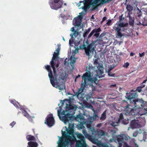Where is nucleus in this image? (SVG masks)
Wrapping results in <instances>:
<instances>
[{
    "mask_svg": "<svg viewBox=\"0 0 147 147\" xmlns=\"http://www.w3.org/2000/svg\"><path fill=\"white\" fill-rule=\"evenodd\" d=\"M45 67L48 72V76L50 79L51 83L52 86L53 87L58 89L60 90L65 88V83L63 82L60 81L59 79L58 80V75L57 74L56 69L55 68V70H54L55 71V73L54 72L53 69L54 75L53 76L51 68V66L50 65H47L45 66Z\"/></svg>",
    "mask_w": 147,
    "mask_h": 147,
    "instance_id": "obj_1",
    "label": "nucleus"
},
{
    "mask_svg": "<svg viewBox=\"0 0 147 147\" xmlns=\"http://www.w3.org/2000/svg\"><path fill=\"white\" fill-rule=\"evenodd\" d=\"M101 31L100 28H94L90 33L88 37V39L90 38L94 34L93 36L98 38L100 34L99 32Z\"/></svg>",
    "mask_w": 147,
    "mask_h": 147,
    "instance_id": "obj_10",
    "label": "nucleus"
},
{
    "mask_svg": "<svg viewBox=\"0 0 147 147\" xmlns=\"http://www.w3.org/2000/svg\"><path fill=\"white\" fill-rule=\"evenodd\" d=\"M124 125H127L129 123V119H124L121 122Z\"/></svg>",
    "mask_w": 147,
    "mask_h": 147,
    "instance_id": "obj_38",
    "label": "nucleus"
},
{
    "mask_svg": "<svg viewBox=\"0 0 147 147\" xmlns=\"http://www.w3.org/2000/svg\"><path fill=\"white\" fill-rule=\"evenodd\" d=\"M83 18V16L79 15L75 17L73 20V22L74 23V25L78 27L79 26L81 25V22Z\"/></svg>",
    "mask_w": 147,
    "mask_h": 147,
    "instance_id": "obj_14",
    "label": "nucleus"
},
{
    "mask_svg": "<svg viewBox=\"0 0 147 147\" xmlns=\"http://www.w3.org/2000/svg\"><path fill=\"white\" fill-rule=\"evenodd\" d=\"M130 126L131 128L135 129L140 127L141 125L139 120L135 119L131 121Z\"/></svg>",
    "mask_w": 147,
    "mask_h": 147,
    "instance_id": "obj_12",
    "label": "nucleus"
},
{
    "mask_svg": "<svg viewBox=\"0 0 147 147\" xmlns=\"http://www.w3.org/2000/svg\"><path fill=\"white\" fill-rule=\"evenodd\" d=\"M72 116L70 113H68L65 115L61 117V119L64 123H66L72 120Z\"/></svg>",
    "mask_w": 147,
    "mask_h": 147,
    "instance_id": "obj_15",
    "label": "nucleus"
},
{
    "mask_svg": "<svg viewBox=\"0 0 147 147\" xmlns=\"http://www.w3.org/2000/svg\"><path fill=\"white\" fill-rule=\"evenodd\" d=\"M97 80V79L96 78H94V82L95 83V82Z\"/></svg>",
    "mask_w": 147,
    "mask_h": 147,
    "instance_id": "obj_62",
    "label": "nucleus"
},
{
    "mask_svg": "<svg viewBox=\"0 0 147 147\" xmlns=\"http://www.w3.org/2000/svg\"><path fill=\"white\" fill-rule=\"evenodd\" d=\"M66 112V111L64 110L61 113V110H58V115L60 119H61V115L62 116L65 115L67 114L65 113Z\"/></svg>",
    "mask_w": 147,
    "mask_h": 147,
    "instance_id": "obj_28",
    "label": "nucleus"
},
{
    "mask_svg": "<svg viewBox=\"0 0 147 147\" xmlns=\"http://www.w3.org/2000/svg\"><path fill=\"white\" fill-rule=\"evenodd\" d=\"M83 134L85 136L86 138H87L90 141L94 137L92 136H91V135L88 134L87 133V132L86 130H83Z\"/></svg>",
    "mask_w": 147,
    "mask_h": 147,
    "instance_id": "obj_23",
    "label": "nucleus"
},
{
    "mask_svg": "<svg viewBox=\"0 0 147 147\" xmlns=\"http://www.w3.org/2000/svg\"><path fill=\"white\" fill-rule=\"evenodd\" d=\"M124 119L123 115L122 113H121L119 115V117L118 120V123L121 122Z\"/></svg>",
    "mask_w": 147,
    "mask_h": 147,
    "instance_id": "obj_36",
    "label": "nucleus"
},
{
    "mask_svg": "<svg viewBox=\"0 0 147 147\" xmlns=\"http://www.w3.org/2000/svg\"><path fill=\"white\" fill-rule=\"evenodd\" d=\"M147 81V79L144 80L143 82L140 85V86L142 88L144 87H145V85L144 84V83H145Z\"/></svg>",
    "mask_w": 147,
    "mask_h": 147,
    "instance_id": "obj_40",
    "label": "nucleus"
},
{
    "mask_svg": "<svg viewBox=\"0 0 147 147\" xmlns=\"http://www.w3.org/2000/svg\"><path fill=\"white\" fill-rule=\"evenodd\" d=\"M16 124V122L13 121L10 124V125L12 127H13Z\"/></svg>",
    "mask_w": 147,
    "mask_h": 147,
    "instance_id": "obj_47",
    "label": "nucleus"
},
{
    "mask_svg": "<svg viewBox=\"0 0 147 147\" xmlns=\"http://www.w3.org/2000/svg\"><path fill=\"white\" fill-rule=\"evenodd\" d=\"M126 9L129 12H130L131 11H132L133 10V7L131 6L130 5H127Z\"/></svg>",
    "mask_w": 147,
    "mask_h": 147,
    "instance_id": "obj_37",
    "label": "nucleus"
},
{
    "mask_svg": "<svg viewBox=\"0 0 147 147\" xmlns=\"http://www.w3.org/2000/svg\"><path fill=\"white\" fill-rule=\"evenodd\" d=\"M91 28L90 27L87 30H85L83 34V36L84 38H85L87 37V35L91 31Z\"/></svg>",
    "mask_w": 147,
    "mask_h": 147,
    "instance_id": "obj_31",
    "label": "nucleus"
},
{
    "mask_svg": "<svg viewBox=\"0 0 147 147\" xmlns=\"http://www.w3.org/2000/svg\"><path fill=\"white\" fill-rule=\"evenodd\" d=\"M139 55L140 57H144V56L145 55L144 52L142 53H140L139 54Z\"/></svg>",
    "mask_w": 147,
    "mask_h": 147,
    "instance_id": "obj_48",
    "label": "nucleus"
},
{
    "mask_svg": "<svg viewBox=\"0 0 147 147\" xmlns=\"http://www.w3.org/2000/svg\"><path fill=\"white\" fill-rule=\"evenodd\" d=\"M98 40L97 39L95 40L92 41L87 47L85 45L83 44L82 45V48L84 49L86 55L90 56L91 54H93L94 52H96L95 49L96 46L98 45Z\"/></svg>",
    "mask_w": 147,
    "mask_h": 147,
    "instance_id": "obj_3",
    "label": "nucleus"
},
{
    "mask_svg": "<svg viewBox=\"0 0 147 147\" xmlns=\"http://www.w3.org/2000/svg\"><path fill=\"white\" fill-rule=\"evenodd\" d=\"M111 125L113 126H115L116 125H115V123H113L111 124Z\"/></svg>",
    "mask_w": 147,
    "mask_h": 147,
    "instance_id": "obj_64",
    "label": "nucleus"
},
{
    "mask_svg": "<svg viewBox=\"0 0 147 147\" xmlns=\"http://www.w3.org/2000/svg\"><path fill=\"white\" fill-rule=\"evenodd\" d=\"M67 105H68L69 106V108L72 109V108L71 107V105H68L67 104H66Z\"/></svg>",
    "mask_w": 147,
    "mask_h": 147,
    "instance_id": "obj_63",
    "label": "nucleus"
},
{
    "mask_svg": "<svg viewBox=\"0 0 147 147\" xmlns=\"http://www.w3.org/2000/svg\"><path fill=\"white\" fill-rule=\"evenodd\" d=\"M91 5L92 6L93 8L92 10H95L98 6L97 5H95V4H92Z\"/></svg>",
    "mask_w": 147,
    "mask_h": 147,
    "instance_id": "obj_44",
    "label": "nucleus"
},
{
    "mask_svg": "<svg viewBox=\"0 0 147 147\" xmlns=\"http://www.w3.org/2000/svg\"><path fill=\"white\" fill-rule=\"evenodd\" d=\"M73 127V126L72 127H70V125H69L68 129L67 130V132L69 135H72L73 134L74 130Z\"/></svg>",
    "mask_w": 147,
    "mask_h": 147,
    "instance_id": "obj_32",
    "label": "nucleus"
},
{
    "mask_svg": "<svg viewBox=\"0 0 147 147\" xmlns=\"http://www.w3.org/2000/svg\"><path fill=\"white\" fill-rule=\"evenodd\" d=\"M115 30L117 32L116 33V34L117 35V36L119 37H121L123 35L120 32L121 30V29L118 28H114Z\"/></svg>",
    "mask_w": 147,
    "mask_h": 147,
    "instance_id": "obj_25",
    "label": "nucleus"
},
{
    "mask_svg": "<svg viewBox=\"0 0 147 147\" xmlns=\"http://www.w3.org/2000/svg\"><path fill=\"white\" fill-rule=\"evenodd\" d=\"M91 98V96H90L88 95V96H87L86 97V100L87 101H88L89 99H90Z\"/></svg>",
    "mask_w": 147,
    "mask_h": 147,
    "instance_id": "obj_53",
    "label": "nucleus"
},
{
    "mask_svg": "<svg viewBox=\"0 0 147 147\" xmlns=\"http://www.w3.org/2000/svg\"><path fill=\"white\" fill-rule=\"evenodd\" d=\"M26 138L28 141H35V138L34 136L31 135H28L26 136Z\"/></svg>",
    "mask_w": 147,
    "mask_h": 147,
    "instance_id": "obj_29",
    "label": "nucleus"
},
{
    "mask_svg": "<svg viewBox=\"0 0 147 147\" xmlns=\"http://www.w3.org/2000/svg\"><path fill=\"white\" fill-rule=\"evenodd\" d=\"M71 32H74V31H76V30H75V29H74V27H73L71 28Z\"/></svg>",
    "mask_w": 147,
    "mask_h": 147,
    "instance_id": "obj_56",
    "label": "nucleus"
},
{
    "mask_svg": "<svg viewBox=\"0 0 147 147\" xmlns=\"http://www.w3.org/2000/svg\"><path fill=\"white\" fill-rule=\"evenodd\" d=\"M135 55V54L134 53H133L132 52H131L130 53V56H134V55Z\"/></svg>",
    "mask_w": 147,
    "mask_h": 147,
    "instance_id": "obj_58",
    "label": "nucleus"
},
{
    "mask_svg": "<svg viewBox=\"0 0 147 147\" xmlns=\"http://www.w3.org/2000/svg\"><path fill=\"white\" fill-rule=\"evenodd\" d=\"M29 147H37L38 146V144L36 142L30 141L28 143Z\"/></svg>",
    "mask_w": 147,
    "mask_h": 147,
    "instance_id": "obj_24",
    "label": "nucleus"
},
{
    "mask_svg": "<svg viewBox=\"0 0 147 147\" xmlns=\"http://www.w3.org/2000/svg\"><path fill=\"white\" fill-rule=\"evenodd\" d=\"M76 62V60L75 59H74L72 61H71L70 63H75Z\"/></svg>",
    "mask_w": 147,
    "mask_h": 147,
    "instance_id": "obj_61",
    "label": "nucleus"
},
{
    "mask_svg": "<svg viewBox=\"0 0 147 147\" xmlns=\"http://www.w3.org/2000/svg\"><path fill=\"white\" fill-rule=\"evenodd\" d=\"M142 88L139 86L137 88L136 90L139 92H140L142 91Z\"/></svg>",
    "mask_w": 147,
    "mask_h": 147,
    "instance_id": "obj_43",
    "label": "nucleus"
},
{
    "mask_svg": "<svg viewBox=\"0 0 147 147\" xmlns=\"http://www.w3.org/2000/svg\"><path fill=\"white\" fill-rule=\"evenodd\" d=\"M117 140L118 142V147H122L123 143V140L121 134L117 137Z\"/></svg>",
    "mask_w": 147,
    "mask_h": 147,
    "instance_id": "obj_19",
    "label": "nucleus"
},
{
    "mask_svg": "<svg viewBox=\"0 0 147 147\" xmlns=\"http://www.w3.org/2000/svg\"><path fill=\"white\" fill-rule=\"evenodd\" d=\"M90 141L94 144H96L99 147H100L102 144L100 142L98 141V139L95 138V136H94Z\"/></svg>",
    "mask_w": 147,
    "mask_h": 147,
    "instance_id": "obj_21",
    "label": "nucleus"
},
{
    "mask_svg": "<svg viewBox=\"0 0 147 147\" xmlns=\"http://www.w3.org/2000/svg\"><path fill=\"white\" fill-rule=\"evenodd\" d=\"M126 98L130 100V105L131 107L135 108V110H138L140 113V108H143L145 106L146 102L142 99H136L138 96L136 93L130 92L126 94Z\"/></svg>",
    "mask_w": 147,
    "mask_h": 147,
    "instance_id": "obj_2",
    "label": "nucleus"
},
{
    "mask_svg": "<svg viewBox=\"0 0 147 147\" xmlns=\"http://www.w3.org/2000/svg\"><path fill=\"white\" fill-rule=\"evenodd\" d=\"M78 138L80 139V140L77 141L76 144V147H86L85 139L84 136L81 134L77 135Z\"/></svg>",
    "mask_w": 147,
    "mask_h": 147,
    "instance_id": "obj_8",
    "label": "nucleus"
},
{
    "mask_svg": "<svg viewBox=\"0 0 147 147\" xmlns=\"http://www.w3.org/2000/svg\"><path fill=\"white\" fill-rule=\"evenodd\" d=\"M138 134V133L136 131L134 132L133 133V136L134 137H136Z\"/></svg>",
    "mask_w": 147,
    "mask_h": 147,
    "instance_id": "obj_50",
    "label": "nucleus"
},
{
    "mask_svg": "<svg viewBox=\"0 0 147 147\" xmlns=\"http://www.w3.org/2000/svg\"><path fill=\"white\" fill-rule=\"evenodd\" d=\"M59 50L60 49L59 48H58L56 50L57 53L55 52H54V54H53V56L52 57L51 61L50 62L51 67L53 69L55 73V71H54V70H55V62H54V61L55 60L56 61V59L58 58V55Z\"/></svg>",
    "mask_w": 147,
    "mask_h": 147,
    "instance_id": "obj_9",
    "label": "nucleus"
},
{
    "mask_svg": "<svg viewBox=\"0 0 147 147\" xmlns=\"http://www.w3.org/2000/svg\"><path fill=\"white\" fill-rule=\"evenodd\" d=\"M82 79L84 80V82L83 83H82L81 88L78 89L77 92L78 94L81 93L85 89L87 83L86 82L90 81L92 79L89 71L86 72L84 73L82 76Z\"/></svg>",
    "mask_w": 147,
    "mask_h": 147,
    "instance_id": "obj_5",
    "label": "nucleus"
},
{
    "mask_svg": "<svg viewBox=\"0 0 147 147\" xmlns=\"http://www.w3.org/2000/svg\"><path fill=\"white\" fill-rule=\"evenodd\" d=\"M137 17H140L142 14V13L141 11L138 9V11L137 13Z\"/></svg>",
    "mask_w": 147,
    "mask_h": 147,
    "instance_id": "obj_41",
    "label": "nucleus"
},
{
    "mask_svg": "<svg viewBox=\"0 0 147 147\" xmlns=\"http://www.w3.org/2000/svg\"><path fill=\"white\" fill-rule=\"evenodd\" d=\"M83 124H84V123H81L79 125L80 127H79L81 129H84V128H85V127L84 126Z\"/></svg>",
    "mask_w": 147,
    "mask_h": 147,
    "instance_id": "obj_45",
    "label": "nucleus"
},
{
    "mask_svg": "<svg viewBox=\"0 0 147 147\" xmlns=\"http://www.w3.org/2000/svg\"><path fill=\"white\" fill-rule=\"evenodd\" d=\"M92 121H93L91 120V119H88V120L86 121L84 123V124L86 126L87 128L90 130L93 128L92 125Z\"/></svg>",
    "mask_w": 147,
    "mask_h": 147,
    "instance_id": "obj_17",
    "label": "nucleus"
},
{
    "mask_svg": "<svg viewBox=\"0 0 147 147\" xmlns=\"http://www.w3.org/2000/svg\"><path fill=\"white\" fill-rule=\"evenodd\" d=\"M10 102L11 103L13 104L16 107H19V106H20L19 103L15 100H11Z\"/></svg>",
    "mask_w": 147,
    "mask_h": 147,
    "instance_id": "obj_33",
    "label": "nucleus"
},
{
    "mask_svg": "<svg viewBox=\"0 0 147 147\" xmlns=\"http://www.w3.org/2000/svg\"><path fill=\"white\" fill-rule=\"evenodd\" d=\"M54 123L55 120L53 115L47 116V117L46 121L45 122V123L47 124L49 126L51 127L54 124Z\"/></svg>",
    "mask_w": 147,
    "mask_h": 147,
    "instance_id": "obj_13",
    "label": "nucleus"
},
{
    "mask_svg": "<svg viewBox=\"0 0 147 147\" xmlns=\"http://www.w3.org/2000/svg\"><path fill=\"white\" fill-rule=\"evenodd\" d=\"M137 25H142L143 26H147V23L145 24H144V23L142 22V24L140 22H139V23L137 24Z\"/></svg>",
    "mask_w": 147,
    "mask_h": 147,
    "instance_id": "obj_46",
    "label": "nucleus"
},
{
    "mask_svg": "<svg viewBox=\"0 0 147 147\" xmlns=\"http://www.w3.org/2000/svg\"><path fill=\"white\" fill-rule=\"evenodd\" d=\"M107 19V18L106 17H104L102 20H103V21H105V20H106Z\"/></svg>",
    "mask_w": 147,
    "mask_h": 147,
    "instance_id": "obj_59",
    "label": "nucleus"
},
{
    "mask_svg": "<svg viewBox=\"0 0 147 147\" xmlns=\"http://www.w3.org/2000/svg\"><path fill=\"white\" fill-rule=\"evenodd\" d=\"M112 69H110L108 71V75L110 77H115V74L114 73H113L111 72V70Z\"/></svg>",
    "mask_w": 147,
    "mask_h": 147,
    "instance_id": "obj_39",
    "label": "nucleus"
},
{
    "mask_svg": "<svg viewBox=\"0 0 147 147\" xmlns=\"http://www.w3.org/2000/svg\"><path fill=\"white\" fill-rule=\"evenodd\" d=\"M84 1H80V2L78 3V7H80V6L81 5V3H84Z\"/></svg>",
    "mask_w": 147,
    "mask_h": 147,
    "instance_id": "obj_52",
    "label": "nucleus"
},
{
    "mask_svg": "<svg viewBox=\"0 0 147 147\" xmlns=\"http://www.w3.org/2000/svg\"><path fill=\"white\" fill-rule=\"evenodd\" d=\"M62 1L63 0H50L49 3L52 9L57 10L62 7L63 4Z\"/></svg>",
    "mask_w": 147,
    "mask_h": 147,
    "instance_id": "obj_6",
    "label": "nucleus"
},
{
    "mask_svg": "<svg viewBox=\"0 0 147 147\" xmlns=\"http://www.w3.org/2000/svg\"><path fill=\"white\" fill-rule=\"evenodd\" d=\"M123 137V140H127L130 139V137L128 136L127 135L125 134H121Z\"/></svg>",
    "mask_w": 147,
    "mask_h": 147,
    "instance_id": "obj_35",
    "label": "nucleus"
},
{
    "mask_svg": "<svg viewBox=\"0 0 147 147\" xmlns=\"http://www.w3.org/2000/svg\"><path fill=\"white\" fill-rule=\"evenodd\" d=\"M80 77V75H78V76H76V78H75V81H76V79L78 78V77Z\"/></svg>",
    "mask_w": 147,
    "mask_h": 147,
    "instance_id": "obj_60",
    "label": "nucleus"
},
{
    "mask_svg": "<svg viewBox=\"0 0 147 147\" xmlns=\"http://www.w3.org/2000/svg\"><path fill=\"white\" fill-rule=\"evenodd\" d=\"M147 138V135L145 134L143 136V140L144 141H146V139Z\"/></svg>",
    "mask_w": 147,
    "mask_h": 147,
    "instance_id": "obj_49",
    "label": "nucleus"
},
{
    "mask_svg": "<svg viewBox=\"0 0 147 147\" xmlns=\"http://www.w3.org/2000/svg\"><path fill=\"white\" fill-rule=\"evenodd\" d=\"M106 111H105L101 115L100 119L102 120H105L106 118Z\"/></svg>",
    "mask_w": 147,
    "mask_h": 147,
    "instance_id": "obj_34",
    "label": "nucleus"
},
{
    "mask_svg": "<svg viewBox=\"0 0 147 147\" xmlns=\"http://www.w3.org/2000/svg\"><path fill=\"white\" fill-rule=\"evenodd\" d=\"M127 17L129 18L128 22L129 24L131 26H133L134 25V17H132L130 13H128Z\"/></svg>",
    "mask_w": 147,
    "mask_h": 147,
    "instance_id": "obj_18",
    "label": "nucleus"
},
{
    "mask_svg": "<svg viewBox=\"0 0 147 147\" xmlns=\"http://www.w3.org/2000/svg\"><path fill=\"white\" fill-rule=\"evenodd\" d=\"M71 137L70 136H68L67 138L66 139L64 142H63V140L62 139L61 141L62 142L59 143L58 144V147H66L67 146L69 145V143L71 142Z\"/></svg>",
    "mask_w": 147,
    "mask_h": 147,
    "instance_id": "obj_11",
    "label": "nucleus"
},
{
    "mask_svg": "<svg viewBox=\"0 0 147 147\" xmlns=\"http://www.w3.org/2000/svg\"><path fill=\"white\" fill-rule=\"evenodd\" d=\"M111 20H109L108 21V22H107L106 24L108 25V26H110L111 25Z\"/></svg>",
    "mask_w": 147,
    "mask_h": 147,
    "instance_id": "obj_51",
    "label": "nucleus"
},
{
    "mask_svg": "<svg viewBox=\"0 0 147 147\" xmlns=\"http://www.w3.org/2000/svg\"><path fill=\"white\" fill-rule=\"evenodd\" d=\"M102 125V124L101 123H99L97 125V127H101Z\"/></svg>",
    "mask_w": 147,
    "mask_h": 147,
    "instance_id": "obj_55",
    "label": "nucleus"
},
{
    "mask_svg": "<svg viewBox=\"0 0 147 147\" xmlns=\"http://www.w3.org/2000/svg\"><path fill=\"white\" fill-rule=\"evenodd\" d=\"M116 25H117V27H115V28H118L121 29V28L127 27L128 24L127 23L124 24L123 23H121L118 24H116Z\"/></svg>",
    "mask_w": 147,
    "mask_h": 147,
    "instance_id": "obj_26",
    "label": "nucleus"
},
{
    "mask_svg": "<svg viewBox=\"0 0 147 147\" xmlns=\"http://www.w3.org/2000/svg\"><path fill=\"white\" fill-rule=\"evenodd\" d=\"M123 16L122 15H121V16H120L119 17V20L120 21H121L122 20V18Z\"/></svg>",
    "mask_w": 147,
    "mask_h": 147,
    "instance_id": "obj_57",
    "label": "nucleus"
},
{
    "mask_svg": "<svg viewBox=\"0 0 147 147\" xmlns=\"http://www.w3.org/2000/svg\"><path fill=\"white\" fill-rule=\"evenodd\" d=\"M84 6L82 7V8L85 11H87V10L90 7V2L88 4L87 2H84Z\"/></svg>",
    "mask_w": 147,
    "mask_h": 147,
    "instance_id": "obj_22",
    "label": "nucleus"
},
{
    "mask_svg": "<svg viewBox=\"0 0 147 147\" xmlns=\"http://www.w3.org/2000/svg\"><path fill=\"white\" fill-rule=\"evenodd\" d=\"M62 133L63 138L61 137H59V140L58 141V142H57V143L58 144L57 147H58V144L59 143L62 142V141H61V140H62V139L63 140V142H64L65 141L66 139L67 138L68 136H70V135H67L66 132H64L62 130ZM71 142H70L69 144L71 142V139H72V137H71Z\"/></svg>",
    "mask_w": 147,
    "mask_h": 147,
    "instance_id": "obj_16",
    "label": "nucleus"
},
{
    "mask_svg": "<svg viewBox=\"0 0 147 147\" xmlns=\"http://www.w3.org/2000/svg\"><path fill=\"white\" fill-rule=\"evenodd\" d=\"M90 131L92 132V136H95V138H96L97 137L98 130H96L94 128H93Z\"/></svg>",
    "mask_w": 147,
    "mask_h": 147,
    "instance_id": "obj_27",
    "label": "nucleus"
},
{
    "mask_svg": "<svg viewBox=\"0 0 147 147\" xmlns=\"http://www.w3.org/2000/svg\"><path fill=\"white\" fill-rule=\"evenodd\" d=\"M129 63L127 62L124 64L123 65V67L127 68L128 66H129Z\"/></svg>",
    "mask_w": 147,
    "mask_h": 147,
    "instance_id": "obj_42",
    "label": "nucleus"
},
{
    "mask_svg": "<svg viewBox=\"0 0 147 147\" xmlns=\"http://www.w3.org/2000/svg\"><path fill=\"white\" fill-rule=\"evenodd\" d=\"M97 64L98 65L97 67L98 69L96 70V76L99 78H101L104 77L103 75H102L104 73V67L102 65H100L96 59L95 60L94 62V64Z\"/></svg>",
    "mask_w": 147,
    "mask_h": 147,
    "instance_id": "obj_7",
    "label": "nucleus"
},
{
    "mask_svg": "<svg viewBox=\"0 0 147 147\" xmlns=\"http://www.w3.org/2000/svg\"><path fill=\"white\" fill-rule=\"evenodd\" d=\"M73 32V33H71L70 34V36L71 37V38L69 40V43L70 44H73V42L74 41L73 39L74 36L75 37H76L79 34L78 32L76 30L74 31Z\"/></svg>",
    "mask_w": 147,
    "mask_h": 147,
    "instance_id": "obj_20",
    "label": "nucleus"
},
{
    "mask_svg": "<svg viewBox=\"0 0 147 147\" xmlns=\"http://www.w3.org/2000/svg\"><path fill=\"white\" fill-rule=\"evenodd\" d=\"M60 102L62 106H63V105H64V101L63 100H61Z\"/></svg>",
    "mask_w": 147,
    "mask_h": 147,
    "instance_id": "obj_54",
    "label": "nucleus"
},
{
    "mask_svg": "<svg viewBox=\"0 0 147 147\" xmlns=\"http://www.w3.org/2000/svg\"><path fill=\"white\" fill-rule=\"evenodd\" d=\"M105 135L104 131L102 130H98L97 138H98Z\"/></svg>",
    "mask_w": 147,
    "mask_h": 147,
    "instance_id": "obj_30",
    "label": "nucleus"
},
{
    "mask_svg": "<svg viewBox=\"0 0 147 147\" xmlns=\"http://www.w3.org/2000/svg\"><path fill=\"white\" fill-rule=\"evenodd\" d=\"M131 107L130 104H127L126 106L124 107V111L126 115H140L142 116L144 114L138 112V110L134 109L132 108H130Z\"/></svg>",
    "mask_w": 147,
    "mask_h": 147,
    "instance_id": "obj_4",
    "label": "nucleus"
}]
</instances>
